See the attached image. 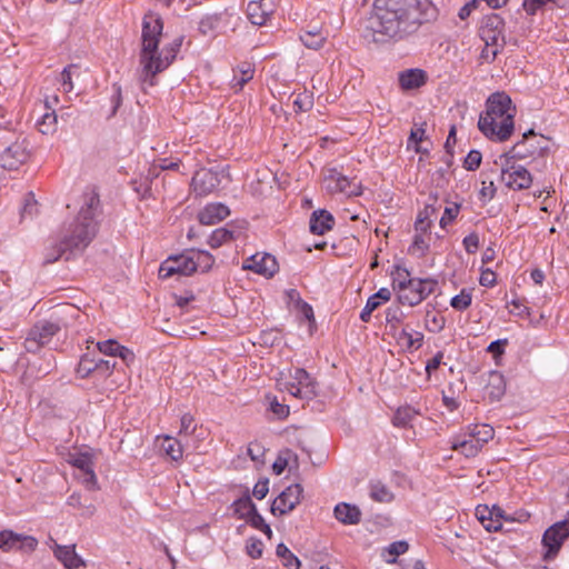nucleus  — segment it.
<instances>
[{
	"mask_svg": "<svg viewBox=\"0 0 569 569\" xmlns=\"http://www.w3.org/2000/svg\"><path fill=\"white\" fill-rule=\"evenodd\" d=\"M438 16V8L430 0H375L362 38L378 44L401 41Z\"/></svg>",
	"mask_w": 569,
	"mask_h": 569,
	"instance_id": "obj_1",
	"label": "nucleus"
},
{
	"mask_svg": "<svg viewBox=\"0 0 569 569\" xmlns=\"http://www.w3.org/2000/svg\"><path fill=\"white\" fill-rule=\"evenodd\" d=\"M100 213L101 206L98 192L92 190L86 193L74 221L62 232L58 243L46 250L44 263H53L60 258L70 260L81 253L98 232L99 222L97 217Z\"/></svg>",
	"mask_w": 569,
	"mask_h": 569,
	"instance_id": "obj_2",
	"label": "nucleus"
},
{
	"mask_svg": "<svg viewBox=\"0 0 569 569\" xmlns=\"http://www.w3.org/2000/svg\"><path fill=\"white\" fill-rule=\"evenodd\" d=\"M516 106L505 91H496L486 100V111L481 112L478 128L491 141L505 142L515 131Z\"/></svg>",
	"mask_w": 569,
	"mask_h": 569,
	"instance_id": "obj_3",
	"label": "nucleus"
},
{
	"mask_svg": "<svg viewBox=\"0 0 569 569\" xmlns=\"http://www.w3.org/2000/svg\"><path fill=\"white\" fill-rule=\"evenodd\" d=\"M80 315V310L72 305L66 303L58 306L49 319L38 321L28 332L24 340V349L28 352L36 353L43 346L48 345L52 337L62 328L72 325Z\"/></svg>",
	"mask_w": 569,
	"mask_h": 569,
	"instance_id": "obj_4",
	"label": "nucleus"
},
{
	"mask_svg": "<svg viewBox=\"0 0 569 569\" xmlns=\"http://www.w3.org/2000/svg\"><path fill=\"white\" fill-rule=\"evenodd\" d=\"M163 21L160 16L149 12L142 19L140 64L150 70L152 54L157 53L162 37Z\"/></svg>",
	"mask_w": 569,
	"mask_h": 569,
	"instance_id": "obj_5",
	"label": "nucleus"
},
{
	"mask_svg": "<svg viewBox=\"0 0 569 569\" xmlns=\"http://www.w3.org/2000/svg\"><path fill=\"white\" fill-rule=\"evenodd\" d=\"M505 20L497 13L483 17L479 28V36L487 47H495L491 51V61L496 59L506 44Z\"/></svg>",
	"mask_w": 569,
	"mask_h": 569,
	"instance_id": "obj_6",
	"label": "nucleus"
},
{
	"mask_svg": "<svg viewBox=\"0 0 569 569\" xmlns=\"http://www.w3.org/2000/svg\"><path fill=\"white\" fill-rule=\"evenodd\" d=\"M182 41L183 38L179 37L168 46L163 47L161 51L159 50V48L157 49V53L152 54L150 70L142 69L141 77L144 82H148L150 86L156 84V76L164 71L174 61L182 46Z\"/></svg>",
	"mask_w": 569,
	"mask_h": 569,
	"instance_id": "obj_7",
	"label": "nucleus"
},
{
	"mask_svg": "<svg viewBox=\"0 0 569 569\" xmlns=\"http://www.w3.org/2000/svg\"><path fill=\"white\" fill-rule=\"evenodd\" d=\"M501 158H505V162L501 168L500 179L506 187L512 190L530 188L532 183L531 173L523 166L511 162L515 159L511 158V154L505 153Z\"/></svg>",
	"mask_w": 569,
	"mask_h": 569,
	"instance_id": "obj_8",
	"label": "nucleus"
},
{
	"mask_svg": "<svg viewBox=\"0 0 569 569\" xmlns=\"http://www.w3.org/2000/svg\"><path fill=\"white\" fill-rule=\"evenodd\" d=\"M549 150L548 140L543 136H537L533 129L522 134V140L517 142L508 152L511 158L526 159L528 157L545 156Z\"/></svg>",
	"mask_w": 569,
	"mask_h": 569,
	"instance_id": "obj_9",
	"label": "nucleus"
},
{
	"mask_svg": "<svg viewBox=\"0 0 569 569\" xmlns=\"http://www.w3.org/2000/svg\"><path fill=\"white\" fill-rule=\"evenodd\" d=\"M569 537V512L567 518L550 526L543 533L541 543L546 549L543 560L550 561L558 555L563 541Z\"/></svg>",
	"mask_w": 569,
	"mask_h": 569,
	"instance_id": "obj_10",
	"label": "nucleus"
},
{
	"mask_svg": "<svg viewBox=\"0 0 569 569\" xmlns=\"http://www.w3.org/2000/svg\"><path fill=\"white\" fill-rule=\"evenodd\" d=\"M223 177H228V172L223 168H201L194 172L191 187L197 196L204 197L220 186Z\"/></svg>",
	"mask_w": 569,
	"mask_h": 569,
	"instance_id": "obj_11",
	"label": "nucleus"
},
{
	"mask_svg": "<svg viewBox=\"0 0 569 569\" xmlns=\"http://www.w3.org/2000/svg\"><path fill=\"white\" fill-rule=\"evenodd\" d=\"M30 158V143L27 138H18L0 154V166L4 170H18Z\"/></svg>",
	"mask_w": 569,
	"mask_h": 569,
	"instance_id": "obj_12",
	"label": "nucleus"
},
{
	"mask_svg": "<svg viewBox=\"0 0 569 569\" xmlns=\"http://www.w3.org/2000/svg\"><path fill=\"white\" fill-rule=\"evenodd\" d=\"M190 250L171 256L159 268V278L168 279L173 274L190 276L194 272V262Z\"/></svg>",
	"mask_w": 569,
	"mask_h": 569,
	"instance_id": "obj_13",
	"label": "nucleus"
},
{
	"mask_svg": "<svg viewBox=\"0 0 569 569\" xmlns=\"http://www.w3.org/2000/svg\"><path fill=\"white\" fill-rule=\"evenodd\" d=\"M303 488L300 483L288 486L272 502L273 516H283L292 511L301 501Z\"/></svg>",
	"mask_w": 569,
	"mask_h": 569,
	"instance_id": "obj_14",
	"label": "nucleus"
},
{
	"mask_svg": "<svg viewBox=\"0 0 569 569\" xmlns=\"http://www.w3.org/2000/svg\"><path fill=\"white\" fill-rule=\"evenodd\" d=\"M38 546V540L32 536L16 533L12 530L0 531V550L4 552L20 550L32 552Z\"/></svg>",
	"mask_w": 569,
	"mask_h": 569,
	"instance_id": "obj_15",
	"label": "nucleus"
},
{
	"mask_svg": "<svg viewBox=\"0 0 569 569\" xmlns=\"http://www.w3.org/2000/svg\"><path fill=\"white\" fill-rule=\"evenodd\" d=\"M276 6L272 0L250 1L247 6V18L254 26H266L274 13Z\"/></svg>",
	"mask_w": 569,
	"mask_h": 569,
	"instance_id": "obj_16",
	"label": "nucleus"
},
{
	"mask_svg": "<svg viewBox=\"0 0 569 569\" xmlns=\"http://www.w3.org/2000/svg\"><path fill=\"white\" fill-rule=\"evenodd\" d=\"M243 269L271 278L278 271L276 258L269 253H256L243 262Z\"/></svg>",
	"mask_w": 569,
	"mask_h": 569,
	"instance_id": "obj_17",
	"label": "nucleus"
},
{
	"mask_svg": "<svg viewBox=\"0 0 569 569\" xmlns=\"http://www.w3.org/2000/svg\"><path fill=\"white\" fill-rule=\"evenodd\" d=\"M329 180L333 182V186H329L333 192H341L348 197L360 196L362 193V186L356 179H349L348 177L331 170Z\"/></svg>",
	"mask_w": 569,
	"mask_h": 569,
	"instance_id": "obj_18",
	"label": "nucleus"
},
{
	"mask_svg": "<svg viewBox=\"0 0 569 569\" xmlns=\"http://www.w3.org/2000/svg\"><path fill=\"white\" fill-rule=\"evenodd\" d=\"M398 302L401 305H408L415 307L423 301V290L421 278H415L411 281H407V288L397 295Z\"/></svg>",
	"mask_w": 569,
	"mask_h": 569,
	"instance_id": "obj_19",
	"label": "nucleus"
},
{
	"mask_svg": "<svg viewBox=\"0 0 569 569\" xmlns=\"http://www.w3.org/2000/svg\"><path fill=\"white\" fill-rule=\"evenodd\" d=\"M335 226V217L326 209L315 210L309 220L310 232L322 236L330 231Z\"/></svg>",
	"mask_w": 569,
	"mask_h": 569,
	"instance_id": "obj_20",
	"label": "nucleus"
},
{
	"mask_svg": "<svg viewBox=\"0 0 569 569\" xmlns=\"http://www.w3.org/2000/svg\"><path fill=\"white\" fill-rule=\"evenodd\" d=\"M230 214L227 206L217 202L207 204L199 213L198 219L201 224L212 226L219 223Z\"/></svg>",
	"mask_w": 569,
	"mask_h": 569,
	"instance_id": "obj_21",
	"label": "nucleus"
},
{
	"mask_svg": "<svg viewBox=\"0 0 569 569\" xmlns=\"http://www.w3.org/2000/svg\"><path fill=\"white\" fill-rule=\"evenodd\" d=\"M53 555L67 569H78L86 566L83 559L76 552L74 545H56Z\"/></svg>",
	"mask_w": 569,
	"mask_h": 569,
	"instance_id": "obj_22",
	"label": "nucleus"
},
{
	"mask_svg": "<svg viewBox=\"0 0 569 569\" xmlns=\"http://www.w3.org/2000/svg\"><path fill=\"white\" fill-rule=\"evenodd\" d=\"M506 379L499 371L492 370L488 373L485 391L490 401H499L506 393Z\"/></svg>",
	"mask_w": 569,
	"mask_h": 569,
	"instance_id": "obj_23",
	"label": "nucleus"
},
{
	"mask_svg": "<svg viewBox=\"0 0 569 569\" xmlns=\"http://www.w3.org/2000/svg\"><path fill=\"white\" fill-rule=\"evenodd\" d=\"M427 73L422 69H407L398 77L399 86L403 90L418 89L427 82Z\"/></svg>",
	"mask_w": 569,
	"mask_h": 569,
	"instance_id": "obj_24",
	"label": "nucleus"
},
{
	"mask_svg": "<svg viewBox=\"0 0 569 569\" xmlns=\"http://www.w3.org/2000/svg\"><path fill=\"white\" fill-rule=\"evenodd\" d=\"M335 518L343 525H358L361 521V511L356 505L339 502L333 509Z\"/></svg>",
	"mask_w": 569,
	"mask_h": 569,
	"instance_id": "obj_25",
	"label": "nucleus"
},
{
	"mask_svg": "<svg viewBox=\"0 0 569 569\" xmlns=\"http://www.w3.org/2000/svg\"><path fill=\"white\" fill-rule=\"evenodd\" d=\"M452 450H460L467 458L475 457L482 449V445L475 438L463 435L456 436L451 442Z\"/></svg>",
	"mask_w": 569,
	"mask_h": 569,
	"instance_id": "obj_26",
	"label": "nucleus"
},
{
	"mask_svg": "<svg viewBox=\"0 0 569 569\" xmlns=\"http://www.w3.org/2000/svg\"><path fill=\"white\" fill-rule=\"evenodd\" d=\"M229 16H231V13H229L228 9H224L221 12H214L203 16L198 23L199 32L202 36H210L214 33L219 29L224 18Z\"/></svg>",
	"mask_w": 569,
	"mask_h": 569,
	"instance_id": "obj_27",
	"label": "nucleus"
},
{
	"mask_svg": "<svg viewBox=\"0 0 569 569\" xmlns=\"http://www.w3.org/2000/svg\"><path fill=\"white\" fill-rule=\"evenodd\" d=\"M291 379L305 389L306 399L317 396V381L303 368H296L291 375Z\"/></svg>",
	"mask_w": 569,
	"mask_h": 569,
	"instance_id": "obj_28",
	"label": "nucleus"
},
{
	"mask_svg": "<svg viewBox=\"0 0 569 569\" xmlns=\"http://www.w3.org/2000/svg\"><path fill=\"white\" fill-rule=\"evenodd\" d=\"M420 415L419 410H416L411 406L399 407L392 417V425L397 428H410L413 419Z\"/></svg>",
	"mask_w": 569,
	"mask_h": 569,
	"instance_id": "obj_29",
	"label": "nucleus"
},
{
	"mask_svg": "<svg viewBox=\"0 0 569 569\" xmlns=\"http://www.w3.org/2000/svg\"><path fill=\"white\" fill-rule=\"evenodd\" d=\"M300 40L307 48L318 50L323 46L326 38L322 34L321 29L313 27L302 31L300 33Z\"/></svg>",
	"mask_w": 569,
	"mask_h": 569,
	"instance_id": "obj_30",
	"label": "nucleus"
},
{
	"mask_svg": "<svg viewBox=\"0 0 569 569\" xmlns=\"http://www.w3.org/2000/svg\"><path fill=\"white\" fill-rule=\"evenodd\" d=\"M231 508L239 519H246L250 511L254 510L256 505L253 503L249 491L246 490L242 497L232 502Z\"/></svg>",
	"mask_w": 569,
	"mask_h": 569,
	"instance_id": "obj_31",
	"label": "nucleus"
},
{
	"mask_svg": "<svg viewBox=\"0 0 569 569\" xmlns=\"http://www.w3.org/2000/svg\"><path fill=\"white\" fill-rule=\"evenodd\" d=\"M466 435L477 439L483 447L485 443L493 438L495 430L489 425H470L467 427Z\"/></svg>",
	"mask_w": 569,
	"mask_h": 569,
	"instance_id": "obj_32",
	"label": "nucleus"
},
{
	"mask_svg": "<svg viewBox=\"0 0 569 569\" xmlns=\"http://www.w3.org/2000/svg\"><path fill=\"white\" fill-rule=\"evenodd\" d=\"M370 498L377 502L389 503L395 499V495L381 481H373L370 483Z\"/></svg>",
	"mask_w": 569,
	"mask_h": 569,
	"instance_id": "obj_33",
	"label": "nucleus"
},
{
	"mask_svg": "<svg viewBox=\"0 0 569 569\" xmlns=\"http://www.w3.org/2000/svg\"><path fill=\"white\" fill-rule=\"evenodd\" d=\"M276 555L281 559L282 566L287 569H300L301 561L284 543L281 542L277 546Z\"/></svg>",
	"mask_w": 569,
	"mask_h": 569,
	"instance_id": "obj_34",
	"label": "nucleus"
},
{
	"mask_svg": "<svg viewBox=\"0 0 569 569\" xmlns=\"http://www.w3.org/2000/svg\"><path fill=\"white\" fill-rule=\"evenodd\" d=\"M191 257L194 262V272L200 270L201 272H208L214 263V258L211 253L204 250L191 249Z\"/></svg>",
	"mask_w": 569,
	"mask_h": 569,
	"instance_id": "obj_35",
	"label": "nucleus"
},
{
	"mask_svg": "<svg viewBox=\"0 0 569 569\" xmlns=\"http://www.w3.org/2000/svg\"><path fill=\"white\" fill-rule=\"evenodd\" d=\"M495 513L497 516H500V509L489 510L487 506H485V507L479 506L476 509V516H477L478 520L482 523V526L488 531H492V530L497 531L501 526L500 523L493 525L492 516Z\"/></svg>",
	"mask_w": 569,
	"mask_h": 569,
	"instance_id": "obj_36",
	"label": "nucleus"
},
{
	"mask_svg": "<svg viewBox=\"0 0 569 569\" xmlns=\"http://www.w3.org/2000/svg\"><path fill=\"white\" fill-rule=\"evenodd\" d=\"M161 449L173 461H178L182 458V455H183L182 445L176 438L166 436L161 443Z\"/></svg>",
	"mask_w": 569,
	"mask_h": 569,
	"instance_id": "obj_37",
	"label": "nucleus"
},
{
	"mask_svg": "<svg viewBox=\"0 0 569 569\" xmlns=\"http://www.w3.org/2000/svg\"><path fill=\"white\" fill-rule=\"evenodd\" d=\"M392 289L397 290L398 293L407 288V281H411L413 278L410 277V272L400 266H393L391 271Z\"/></svg>",
	"mask_w": 569,
	"mask_h": 569,
	"instance_id": "obj_38",
	"label": "nucleus"
},
{
	"mask_svg": "<svg viewBox=\"0 0 569 569\" xmlns=\"http://www.w3.org/2000/svg\"><path fill=\"white\" fill-rule=\"evenodd\" d=\"M429 251V238L428 236L416 233L410 244L408 252L415 254L418 258H423Z\"/></svg>",
	"mask_w": 569,
	"mask_h": 569,
	"instance_id": "obj_39",
	"label": "nucleus"
},
{
	"mask_svg": "<svg viewBox=\"0 0 569 569\" xmlns=\"http://www.w3.org/2000/svg\"><path fill=\"white\" fill-rule=\"evenodd\" d=\"M68 462L79 469L80 472L87 471L93 468V457L90 452H78L71 455Z\"/></svg>",
	"mask_w": 569,
	"mask_h": 569,
	"instance_id": "obj_40",
	"label": "nucleus"
},
{
	"mask_svg": "<svg viewBox=\"0 0 569 569\" xmlns=\"http://www.w3.org/2000/svg\"><path fill=\"white\" fill-rule=\"evenodd\" d=\"M234 238V232L227 228H218L216 229L208 239V244L216 249L222 246L223 243L232 240Z\"/></svg>",
	"mask_w": 569,
	"mask_h": 569,
	"instance_id": "obj_41",
	"label": "nucleus"
},
{
	"mask_svg": "<svg viewBox=\"0 0 569 569\" xmlns=\"http://www.w3.org/2000/svg\"><path fill=\"white\" fill-rule=\"evenodd\" d=\"M252 528L262 531L268 538H271L272 530L268 523H266L263 517L258 512L257 507L253 511H250L248 517L244 519Z\"/></svg>",
	"mask_w": 569,
	"mask_h": 569,
	"instance_id": "obj_42",
	"label": "nucleus"
},
{
	"mask_svg": "<svg viewBox=\"0 0 569 569\" xmlns=\"http://www.w3.org/2000/svg\"><path fill=\"white\" fill-rule=\"evenodd\" d=\"M240 77L234 74L233 77V88L242 89L246 83H248L252 78L254 73V69L251 67L249 62H242L239 67Z\"/></svg>",
	"mask_w": 569,
	"mask_h": 569,
	"instance_id": "obj_43",
	"label": "nucleus"
},
{
	"mask_svg": "<svg viewBox=\"0 0 569 569\" xmlns=\"http://www.w3.org/2000/svg\"><path fill=\"white\" fill-rule=\"evenodd\" d=\"M471 290L463 288L459 295L451 298L450 306L457 311H463L471 306Z\"/></svg>",
	"mask_w": 569,
	"mask_h": 569,
	"instance_id": "obj_44",
	"label": "nucleus"
},
{
	"mask_svg": "<svg viewBox=\"0 0 569 569\" xmlns=\"http://www.w3.org/2000/svg\"><path fill=\"white\" fill-rule=\"evenodd\" d=\"M426 329L429 332L438 333L443 330L446 326V318L443 316H438L430 310L426 312Z\"/></svg>",
	"mask_w": 569,
	"mask_h": 569,
	"instance_id": "obj_45",
	"label": "nucleus"
},
{
	"mask_svg": "<svg viewBox=\"0 0 569 569\" xmlns=\"http://www.w3.org/2000/svg\"><path fill=\"white\" fill-rule=\"evenodd\" d=\"M78 70H79L78 64L71 63V64L64 67L63 70L61 71L59 82L64 92L68 93V92L72 91V89H73L72 77L76 73V71H78Z\"/></svg>",
	"mask_w": 569,
	"mask_h": 569,
	"instance_id": "obj_46",
	"label": "nucleus"
},
{
	"mask_svg": "<svg viewBox=\"0 0 569 569\" xmlns=\"http://www.w3.org/2000/svg\"><path fill=\"white\" fill-rule=\"evenodd\" d=\"M98 359L90 357L86 353L80 358L77 372L81 378L88 377L90 373L96 372Z\"/></svg>",
	"mask_w": 569,
	"mask_h": 569,
	"instance_id": "obj_47",
	"label": "nucleus"
},
{
	"mask_svg": "<svg viewBox=\"0 0 569 569\" xmlns=\"http://www.w3.org/2000/svg\"><path fill=\"white\" fill-rule=\"evenodd\" d=\"M408 549H409V543L405 540H399V541H395V542L390 543L385 549V551L388 552L390 556H392V558L386 559V562L390 563V565L396 563L397 557L406 553L408 551Z\"/></svg>",
	"mask_w": 569,
	"mask_h": 569,
	"instance_id": "obj_48",
	"label": "nucleus"
},
{
	"mask_svg": "<svg viewBox=\"0 0 569 569\" xmlns=\"http://www.w3.org/2000/svg\"><path fill=\"white\" fill-rule=\"evenodd\" d=\"M57 123V116L54 111L46 112L40 120L37 121V126L39 131L43 134H49L54 132Z\"/></svg>",
	"mask_w": 569,
	"mask_h": 569,
	"instance_id": "obj_49",
	"label": "nucleus"
},
{
	"mask_svg": "<svg viewBox=\"0 0 569 569\" xmlns=\"http://www.w3.org/2000/svg\"><path fill=\"white\" fill-rule=\"evenodd\" d=\"M313 106V97L311 93L303 91L298 93L293 99V107L296 111L306 112Z\"/></svg>",
	"mask_w": 569,
	"mask_h": 569,
	"instance_id": "obj_50",
	"label": "nucleus"
},
{
	"mask_svg": "<svg viewBox=\"0 0 569 569\" xmlns=\"http://www.w3.org/2000/svg\"><path fill=\"white\" fill-rule=\"evenodd\" d=\"M246 551L252 559H259L262 557L263 542L256 537H251L246 542Z\"/></svg>",
	"mask_w": 569,
	"mask_h": 569,
	"instance_id": "obj_51",
	"label": "nucleus"
},
{
	"mask_svg": "<svg viewBox=\"0 0 569 569\" xmlns=\"http://www.w3.org/2000/svg\"><path fill=\"white\" fill-rule=\"evenodd\" d=\"M38 213V202L34 199L32 192H29L24 197L23 207L21 209V217L24 219L27 217L32 218Z\"/></svg>",
	"mask_w": 569,
	"mask_h": 569,
	"instance_id": "obj_52",
	"label": "nucleus"
},
{
	"mask_svg": "<svg viewBox=\"0 0 569 569\" xmlns=\"http://www.w3.org/2000/svg\"><path fill=\"white\" fill-rule=\"evenodd\" d=\"M460 208H461V204L457 203V202H453L450 206L445 208V212L439 222L440 227L442 229H445L447 227V224L451 223L457 218V216L459 214Z\"/></svg>",
	"mask_w": 569,
	"mask_h": 569,
	"instance_id": "obj_53",
	"label": "nucleus"
},
{
	"mask_svg": "<svg viewBox=\"0 0 569 569\" xmlns=\"http://www.w3.org/2000/svg\"><path fill=\"white\" fill-rule=\"evenodd\" d=\"M403 312L399 306H391L386 310V321L392 328L396 329L397 326L402 321Z\"/></svg>",
	"mask_w": 569,
	"mask_h": 569,
	"instance_id": "obj_54",
	"label": "nucleus"
},
{
	"mask_svg": "<svg viewBox=\"0 0 569 569\" xmlns=\"http://www.w3.org/2000/svg\"><path fill=\"white\" fill-rule=\"evenodd\" d=\"M197 430V423L191 413H184L180 419V436L193 435Z\"/></svg>",
	"mask_w": 569,
	"mask_h": 569,
	"instance_id": "obj_55",
	"label": "nucleus"
},
{
	"mask_svg": "<svg viewBox=\"0 0 569 569\" xmlns=\"http://www.w3.org/2000/svg\"><path fill=\"white\" fill-rule=\"evenodd\" d=\"M481 160H482V154L480 151L475 150V149L470 150L468 152L467 157L465 158L463 167H465V169H467L469 171H475L480 167Z\"/></svg>",
	"mask_w": 569,
	"mask_h": 569,
	"instance_id": "obj_56",
	"label": "nucleus"
},
{
	"mask_svg": "<svg viewBox=\"0 0 569 569\" xmlns=\"http://www.w3.org/2000/svg\"><path fill=\"white\" fill-rule=\"evenodd\" d=\"M79 478H80L81 483L88 490L96 491V490L99 489L98 479H97V476H96V472H94L93 468H91V469H89L87 471L81 472Z\"/></svg>",
	"mask_w": 569,
	"mask_h": 569,
	"instance_id": "obj_57",
	"label": "nucleus"
},
{
	"mask_svg": "<svg viewBox=\"0 0 569 569\" xmlns=\"http://www.w3.org/2000/svg\"><path fill=\"white\" fill-rule=\"evenodd\" d=\"M96 347L99 350V352L106 356L116 357L119 348V342L114 339H108L104 341L97 342Z\"/></svg>",
	"mask_w": 569,
	"mask_h": 569,
	"instance_id": "obj_58",
	"label": "nucleus"
},
{
	"mask_svg": "<svg viewBox=\"0 0 569 569\" xmlns=\"http://www.w3.org/2000/svg\"><path fill=\"white\" fill-rule=\"evenodd\" d=\"M380 301H377L376 298L370 296L367 300L365 308L360 312V319L363 322H369L371 319V313L380 307Z\"/></svg>",
	"mask_w": 569,
	"mask_h": 569,
	"instance_id": "obj_59",
	"label": "nucleus"
},
{
	"mask_svg": "<svg viewBox=\"0 0 569 569\" xmlns=\"http://www.w3.org/2000/svg\"><path fill=\"white\" fill-rule=\"evenodd\" d=\"M401 339L407 340L408 348L419 349L423 342V335L421 332H416V335H411L407 330H402L400 333Z\"/></svg>",
	"mask_w": 569,
	"mask_h": 569,
	"instance_id": "obj_60",
	"label": "nucleus"
},
{
	"mask_svg": "<svg viewBox=\"0 0 569 569\" xmlns=\"http://www.w3.org/2000/svg\"><path fill=\"white\" fill-rule=\"evenodd\" d=\"M547 3L550 2L547 0H523L522 7L527 14L535 16L537 11L543 8Z\"/></svg>",
	"mask_w": 569,
	"mask_h": 569,
	"instance_id": "obj_61",
	"label": "nucleus"
},
{
	"mask_svg": "<svg viewBox=\"0 0 569 569\" xmlns=\"http://www.w3.org/2000/svg\"><path fill=\"white\" fill-rule=\"evenodd\" d=\"M465 250L468 253H475L479 248V236L476 232H471L466 236L462 240Z\"/></svg>",
	"mask_w": 569,
	"mask_h": 569,
	"instance_id": "obj_62",
	"label": "nucleus"
},
{
	"mask_svg": "<svg viewBox=\"0 0 569 569\" xmlns=\"http://www.w3.org/2000/svg\"><path fill=\"white\" fill-rule=\"evenodd\" d=\"M508 345L507 339H498L492 342L487 348V351L493 356V358H498L505 353V348Z\"/></svg>",
	"mask_w": 569,
	"mask_h": 569,
	"instance_id": "obj_63",
	"label": "nucleus"
},
{
	"mask_svg": "<svg viewBox=\"0 0 569 569\" xmlns=\"http://www.w3.org/2000/svg\"><path fill=\"white\" fill-rule=\"evenodd\" d=\"M496 282H497V277H496V273L491 269L487 268V269L481 270L479 283L482 287L492 288L496 284Z\"/></svg>",
	"mask_w": 569,
	"mask_h": 569,
	"instance_id": "obj_64",
	"label": "nucleus"
}]
</instances>
